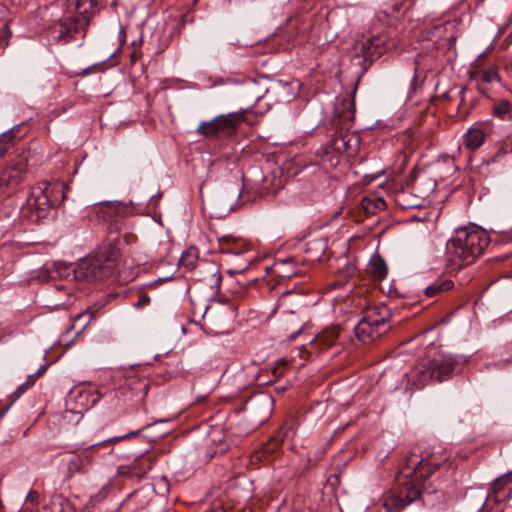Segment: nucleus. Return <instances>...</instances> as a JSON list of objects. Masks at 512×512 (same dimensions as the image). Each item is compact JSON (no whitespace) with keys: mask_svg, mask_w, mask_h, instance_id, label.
I'll return each instance as SVG.
<instances>
[{"mask_svg":"<svg viewBox=\"0 0 512 512\" xmlns=\"http://www.w3.org/2000/svg\"><path fill=\"white\" fill-rule=\"evenodd\" d=\"M438 466L431 458H419L416 454L408 456L397 476L398 485L382 496L385 512H399L414 502L421 494L420 482L431 476L432 467L436 469Z\"/></svg>","mask_w":512,"mask_h":512,"instance_id":"obj_1","label":"nucleus"},{"mask_svg":"<svg viewBox=\"0 0 512 512\" xmlns=\"http://www.w3.org/2000/svg\"><path fill=\"white\" fill-rule=\"evenodd\" d=\"M117 255L113 251H99L81 259L77 264L58 262L49 270V277L77 282H93L113 275Z\"/></svg>","mask_w":512,"mask_h":512,"instance_id":"obj_2","label":"nucleus"},{"mask_svg":"<svg viewBox=\"0 0 512 512\" xmlns=\"http://www.w3.org/2000/svg\"><path fill=\"white\" fill-rule=\"evenodd\" d=\"M488 244V234L475 224L455 229L450 237V270L472 263Z\"/></svg>","mask_w":512,"mask_h":512,"instance_id":"obj_3","label":"nucleus"},{"mask_svg":"<svg viewBox=\"0 0 512 512\" xmlns=\"http://www.w3.org/2000/svg\"><path fill=\"white\" fill-rule=\"evenodd\" d=\"M67 186L60 181H42L37 183L30 192L23 208V215L31 222L37 223L45 218L49 210L60 205L66 198Z\"/></svg>","mask_w":512,"mask_h":512,"instance_id":"obj_4","label":"nucleus"},{"mask_svg":"<svg viewBox=\"0 0 512 512\" xmlns=\"http://www.w3.org/2000/svg\"><path fill=\"white\" fill-rule=\"evenodd\" d=\"M390 318L391 312L386 305L367 306L354 328L356 337L365 344L373 342L389 330Z\"/></svg>","mask_w":512,"mask_h":512,"instance_id":"obj_5","label":"nucleus"},{"mask_svg":"<svg viewBox=\"0 0 512 512\" xmlns=\"http://www.w3.org/2000/svg\"><path fill=\"white\" fill-rule=\"evenodd\" d=\"M152 424H147L142 429L136 430V431H130L125 435L122 436H115L108 438L106 440L91 444L85 449L82 453L77 454L73 456L67 463L68 472L70 474L74 473H86L89 469V467L92 464V456H91V450L98 446H104L108 443H118L119 441L134 438L141 434L142 430L149 428Z\"/></svg>","mask_w":512,"mask_h":512,"instance_id":"obj_6","label":"nucleus"},{"mask_svg":"<svg viewBox=\"0 0 512 512\" xmlns=\"http://www.w3.org/2000/svg\"><path fill=\"white\" fill-rule=\"evenodd\" d=\"M240 118L241 116L238 113L216 116L210 121L201 122L196 129V133L205 137L220 138L229 136L236 131Z\"/></svg>","mask_w":512,"mask_h":512,"instance_id":"obj_7","label":"nucleus"},{"mask_svg":"<svg viewBox=\"0 0 512 512\" xmlns=\"http://www.w3.org/2000/svg\"><path fill=\"white\" fill-rule=\"evenodd\" d=\"M447 376L448 360L444 356H434L427 364L419 365L413 373L420 385L441 383Z\"/></svg>","mask_w":512,"mask_h":512,"instance_id":"obj_8","label":"nucleus"},{"mask_svg":"<svg viewBox=\"0 0 512 512\" xmlns=\"http://www.w3.org/2000/svg\"><path fill=\"white\" fill-rule=\"evenodd\" d=\"M392 44L387 42L385 35H376L357 42L354 46L355 55L362 57L364 61H372L390 49Z\"/></svg>","mask_w":512,"mask_h":512,"instance_id":"obj_9","label":"nucleus"},{"mask_svg":"<svg viewBox=\"0 0 512 512\" xmlns=\"http://www.w3.org/2000/svg\"><path fill=\"white\" fill-rule=\"evenodd\" d=\"M125 208L121 202L105 201L93 205L90 215L94 214L99 220L109 221L115 219Z\"/></svg>","mask_w":512,"mask_h":512,"instance_id":"obj_10","label":"nucleus"},{"mask_svg":"<svg viewBox=\"0 0 512 512\" xmlns=\"http://www.w3.org/2000/svg\"><path fill=\"white\" fill-rule=\"evenodd\" d=\"M219 249L222 253L241 255L249 251L248 245L241 238L227 234L218 236Z\"/></svg>","mask_w":512,"mask_h":512,"instance_id":"obj_11","label":"nucleus"},{"mask_svg":"<svg viewBox=\"0 0 512 512\" xmlns=\"http://www.w3.org/2000/svg\"><path fill=\"white\" fill-rule=\"evenodd\" d=\"M336 150L353 155L360 146V136L356 132H345L336 136L333 140Z\"/></svg>","mask_w":512,"mask_h":512,"instance_id":"obj_12","label":"nucleus"},{"mask_svg":"<svg viewBox=\"0 0 512 512\" xmlns=\"http://www.w3.org/2000/svg\"><path fill=\"white\" fill-rule=\"evenodd\" d=\"M56 41L58 43H68L72 41L79 30V21L75 17H67L60 21Z\"/></svg>","mask_w":512,"mask_h":512,"instance_id":"obj_13","label":"nucleus"},{"mask_svg":"<svg viewBox=\"0 0 512 512\" xmlns=\"http://www.w3.org/2000/svg\"><path fill=\"white\" fill-rule=\"evenodd\" d=\"M25 173V164L19 162L17 166L8 167L0 176V186L6 185L8 187L17 186L23 174Z\"/></svg>","mask_w":512,"mask_h":512,"instance_id":"obj_14","label":"nucleus"},{"mask_svg":"<svg viewBox=\"0 0 512 512\" xmlns=\"http://www.w3.org/2000/svg\"><path fill=\"white\" fill-rule=\"evenodd\" d=\"M339 337V328L332 327L323 330L313 340V345L321 349H326L334 345Z\"/></svg>","mask_w":512,"mask_h":512,"instance_id":"obj_15","label":"nucleus"},{"mask_svg":"<svg viewBox=\"0 0 512 512\" xmlns=\"http://www.w3.org/2000/svg\"><path fill=\"white\" fill-rule=\"evenodd\" d=\"M274 269L282 278H290L298 274L297 263L293 258L278 259L274 263Z\"/></svg>","mask_w":512,"mask_h":512,"instance_id":"obj_16","label":"nucleus"},{"mask_svg":"<svg viewBox=\"0 0 512 512\" xmlns=\"http://www.w3.org/2000/svg\"><path fill=\"white\" fill-rule=\"evenodd\" d=\"M485 139V131L480 124L471 127L465 134V145L467 148L474 150L479 148Z\"/></svg>","mask_w":512,"mask_h":512,"instance_id":"obj_17","label":"nucleus"},{"mask_svg":"<svg viewBox=\"0 0 512 512\" xmlns=\"http://www.w3.org/2000/svg\"><path fill=\"white\" fill-rule=\"evenodd\" d=\"M50 512H74L70 501L61 494L53 495L47 504Z\"/></svg>","mask_w":512,"mask_h":512,"instance_id":"obj_18","label":"nucleus"},{"mask_svg":"<svg viewBox=\"0 0 512 512\" xmlns=\"http://www.w3.org/2000/svg\"><path fill=\"white\" fill-rule=\"evenodd\" d=\"M130 465L137 478H142L152 468L150 458L145 455L137 457Z\"/></svg>","mask_w":512,"mask_h":512,"instance_id":"obj_19","label":"nucleus"},{"mask_svg":"<svg viewBox=\"0 0 512 512\" xmlns=\"http://www.w3.org/2000/svg\"><path fill=\"white\" fill-rule=\"evenodd\" d=\"M326 249V243L322 239H314L307 243L306 252L310 260H320Z\"/></svg>","mask_w":512,"mask_h":512,"instance_id":"obj_20","label":"nucleus"},{"mask_svg":"<svg viewBox=\"0 0 512 512\" xmlns=\"http://www.w3.org/2000/svg\"><path fill=\"white\" fill-rule=\"evenodd\" d=\"M369 267H370V272L375 279L383 280L386 277L387 265L381 257L376 256V257L372 258L369 263Z\"/></svg>","mask_w":512,"mask_h":512,"instance_id":"obj_21","label":"nucleus"},{"mask_svg":"<svg viewBox=\"0 0 512 512\" xmlns=\"http://www.w3.org/2000/svg\"><path fill=\"white\" fill-rule=\"evenodd\" d=\"M361 205L368 214H376L378 211L385 208V202L380 197H364Z\"/></svg>","mask_w":512,"mask_h":512,"instance_id":"obj_22","label":"nucleus"},{"mask_svg":"<svg viewBox=\"0 0 512 512\" xmlns=\"http://www.w3.org/2000/svg\"><path fill=\"white\" fill-rule=\"evenodd\" d=\"M197 260V250L195 248H190L182 253L179 262L182 267L192 270L195 268Z\"/></svg>","mask_w":512,"mask_h":512,"instance_id":"obj_23","label":"nucleus"},{"mask_svg":"<svg viewBox=\"0 0 512 512\" xmlns=\"http://www.w3.org/2000/svg\"><path fill=\"white\" fill-rule=\"evenodd\" d=\"M68 8L77 15L86 17L88 9L92 8L91 0H68Z\"/></svg>","mask_w":512,"mask_h":512,"instance_id":"obj_24","label":"nucleus"},{"mask_svg":"<svg viewBox=\"0 0 512 512\" xmlns=\"http://www.w3.org/2000/svg\"><path fill=\"white\" fill-rule=\"evenodd\" d=\"M36 382V374L28 375L26 381L19 385L17 389L10 396V405L15 402L21 395H23L30 387Z\"/></svg>","mask_w":512,"mask_h":512,"instance_id":"obj_25","label":"nucleus"},{"mask_svg":"<svg viewBox=\"0 0 512 512\" xmlns=\"http://www.w3.org/2000/svg\"><path fill=\"white\" fill-rule=\"evenodd\" d=\"M93 317L94 316H93L92 312L89 309H87L86 311L78 314L75 317L73 327H75V328L77 327V328H79V330H83L91 322Z\"/></svg>","mask_w":512,"mask_h":512,"instance_id":"obj_26","label":"nucleus"},{"mask_svg":"<svg viewBox=\"0 0 512 512\" xmlns=\"http://www.w3.org/2000/svg\"><path fill=\"white\" fill-rule=\"evenodd\" d=\"M93 317L94 316H93L92 312L89 309H87L86 311L78 314L75 317L73 327H75V328L77 327V328H79V330H83L91 322Z\"/></svg>","mask_w":512,"mask_h":512,"instance_id":"obj_27","label":"nucleus"},{"mask_svg":"<svg viewBox=\"0 0 512 512\" xmlns=\"http://www.w3.org/2000/svg\"><path fill=\"white\" fill-rule=\"evenodd\" d=\"M512 476L511 474H504L501 477L495 479L492 483L491 490L494 495H497L499 492L503 490V488L511 483Z\"/></svg>","mask_w":512,"mask_h":512,"instance_id":"obj_28","label":"nucleus"},{"mask_svg":"<svg viewBox=\"0 0 512 512\" xmlns=\"http://www.w3.org/2000/svg\"><path fill=\"white\" fill-rule=\"evenodd\" d=\"M286 435H287V430L284 428H281L275 436L271 437L270 442L268 443V445L266 447V451L272 452V451L276 450L282 444Z\"/></svg>","mask_w":512,"mask_h":512,"instance_id":"obj_29","label":"nucleus"},{"mask_svg":"<svg viewBox=\"0 0 512 512\" xmlns=\"http://www.w3.org/2000/svg\"><path fill=\"white\" fill-rule=\"evenodd\" d=\"M494 114L501 119L510 118L512 114V106L508 101H502L493 109Z\"/></svg>","mask_w":512,"mask_h":512,"instance_id":"obj_30","label":"nucleus"},{"mask_svg":"<svg viewBox=\"0 0 512 512\" xmlns=\"http://www.w3.org/2000/svg\"><path fill=\"white\" fill-rule=\"evenodd\" d=\"M414 65V76L411 81V91L416 92V90L422 86L425 76L422 71L419 70L417 61H415Z\"/></svg>","mask_w":512,"mask_h":512,"instance_id":"obj_31","label":"nucleus"},{"mask_svg":"<svg viewBox=\"0 0 512 512\" xmlns=\"http://www.w3.org/2000/svg\"><path fill=\"white\" fill-rule=\"evenodd\" d=\"M479 76H480V80L483 83H492L493 81L499 80L497 71L494 67H490L487 70L481 71Z\"/></svg>","mask_w":512,"mask_h":512,"instance_id":"obj_32","label":"nucleus"},{"mask_svg":"<svg viewBox=\"0 0 512 512\" xmlns=\"http://www.w3.org/2000/svg\"><path fill=\"white\" fill-rule=\"evenodd\" d=\"M448 289V284L446 281H442L441 283H434L432 285H429L425 289V293L427 296L432 297L437 295L441 291H446Z\"/></svg>","mask_w":512,"mask_h":512,"instance_id":"obj_33","label":"nucleus"},{"mask_svg":"<svg viewBox=\"0 0 512 512\" xmlns=\"http://www.w3.org/2000/svg\"><path fill=\"white\" fill-rule=\"evenodd\" d=\"M221 281H222V275L219 273V271L214 266H212L210 278L207 279V282L211 285L214 284L218 288Z\"/></svg>","mask_w":512,"mask_h":512,"instance_id":"obj_34","label":"nucleus"},{"mask_svg":"<svg viewBox=\"0 0 512 512\" xmlns=\"http://www.w3.org/2000/svg\"><path fill=\"white\" fill-rule=\"evenodd\" d=\"M117 474L122 477H135L131 465H121L117 468Z\"/></svg>","mask_w":512,"mask_h":512,"instance_id":"obj_35","label":"nucleus"},{"mask_svg":"<svg viewBox=\"0 0 512 512\" xmlns=\"http://www.w3.org/2000/svg\"><path fill=\"white\" fill-rule=\"evenodd\" d=\"M15 131H16V129L12 128L9 131L4 132L3 134H1L0 135V145L2 143H4V144L10 143L13 140V138L15 137Z\"/></svg>","mask_w":512,"mask_h":512,"instance_id":"obj_36","label":"nucleus"},{"mask_svg":"<svg viewBox=\"0 0 512 512\" xmlns=\"http://www.w3.org/2000/svg\"><path fill=\"white\" fill-rule=\"evenodd\" d=\"M26 501L31 504L37 505L39 502V494L34 490H30L26 496Z\"/></svg>","mask_w":512,"mask_h":512,"instance_id":"obj_37","label":"nucleus"},{"mask_svg":"<svg viewBox=\"0 0 512 512\" xmlns=\"http://www.w3.org/2000/svg\"><path fill=\"white\" fill-rule=\"evenodd\" d=\"M149 303H150V297L146 294H140L135 306L141 308V307L147 306Z\"/></svg>","mask_w":512,"mask_h":512,"instance_id":"obj_38","label":"nucleus"},{"mask_svg":"<svg viewBox=\"0 0 512 512\" xmlns=\"http://www.w3.org/2000/svg\"><path fill=\"white\" fill-rule=\"evenodd\" d=\"M256 402L266 404L267 406L271 403V398L266 396H261L258 399H253L250 401L249 406L252 407Z\"/></svg>","mask_w":512,"mask_h":512,"instance_id":"obj_39","label":"nucleus"},{"mask_svg":"<svg viewBox=\"0 0 512 512\" xmlns=\"http://www.w3.org/2000/svg\"><path fill=\"white\" fill-rule=\"evenodd\" d=\"M280 366H277L273 369V374L276 376V377H280L283 375V369H282V366H284L286 364V361L281 359L280 361Z\"/></svg>","mask_w":512,"mask_h":512,"instance_id":"obj_40","label":"nucleus"},{"mask_svg":"<svg viewBox=\"0 0 512 512\" xmlns=\"http://www.w3.org/2000/svg\"><path fill=\"white\" fill-rule=\"evenodd\" d=\"M251 263V258H247L244 262V264L242 265V267L239 269V270H236L235 273H241L243 272L244 270H246L249 266V264Z\"/></svg>","mask_w":512,"mask_h":512,"instance_id":"obj_41","label":"nucleus"},{"mask_svg":"<svg viewBox=\"0 0 512 512\" xmlns=\"http://www.w3.org/2000/svg\"><path fill=\"white\" fill-rule=\"evenodd\" d=\"M47 367H48V366H47L46 364L41 365V366L39 367V369L37 370V372H35V373H34V374H36V379H37L39 376H41V375H42V374L47 370Z\"/></svg>","mask_w":512,"mask_h":512,"instance_id":"obj_42","label":"nucleus"},{"mask_svg":"<svg viewBox=\"0 0 512 512\" xmlns=\"http://www.w3.org/2000/svg\"><path fill=\"white\" fill-rule=\"evenodd\" d=\"M302 331V326H300L299 328H297L296 331L292 332L289 336H288V339L289 340H294L296 338L297 335H299Z\"/></svg>","mask_w":512,"mask_h":512,"instance_id":"obj_43","label":"nucleus"},{"mask_svg":"<svg viewBox=\"0 0 512 512\" xmlns=\"http://www.w3.org/2000/svg\"><path fill=\"white\" fill-rule=\"evenodd\" d=\"M355 271V266L354 265H348L347 268H346V272H345V275L346 276H351Z\"/></svg>","mask_w":512,"mask_h":512,"instance_id":"obj_44","label":"nucleus"},{"mask_svg":"<svg viewBox=\"0 0 512 512\" xmlns=\"http://www.w3.org/2000/svg\"><path fill=\"white\" fill-rule=\"evenodd\" d=\"M94 67H95V65H92V66H90V67H88V68H86V69L82 70V72H81V73H79V75H81V76H86V75H88V74H89V72H90Z\"/></svg>","mask_w":512,"mask_h":512,"instance_id":"obj_45","label":"nucleus"},{"mask_svg":"<svg viewBox=\"0 0 512 512\" xmlns=\"http://www.w3.org/2000/svg\"><path fill=\"white\" fill-rule=\"evenodd\" d=\"M5 13H6L5 6L0 4V21L3 20Z\"/></svg>","mask_w":512,"mask_h":512,"instance_id":"obj_46","label":"nucleus"},{"mask_svg":"<svg viewBox=\"0 0 512 512\" xmlns=\"http://www.w3.org/2000/svg\"><path fill=\"white\" fill-rule=\"evenodd\" d=\"M207 512H225V510H224V509H222L221 507H219V508L211 509V510H209V511H207Z\"/></svg>","mask_w":512,"mask_h":512,"instance_id":"obj_47","label":"nucleus"},{"mask_svg":"<svg viewBox=\"0 0 512 512\" xmlns=\"http://www.w3.org/2000/svg\"><path fill=\"white\" fill-rule=\"evenodd\" d=\"M0 45H8V41L5 40L3 37H0Z\"/></svg>","mask_w":512,"mask_h":512,"instance_id":"obj_48","label":"nucleus"},{"mask_svg":"<svg viewBox=\"0 0 512 512\" xmlns=\"http://www.w3.org/2000/svg\"><path fill=\"white\" fill-rule=\"evenodd\" d=\"M234 196H235L236 198H239V197L241 196V191H240L239 189H236V190L234 191Z\"/></svg>","mask_w":512,"mask_h":512,"instance_id":"obj_49","label":"nucleus"},{"mask_svg":"<svg viewBox=\"0 0 512 512\" xmlns=\"http://www.w3.org/2000/svg\"><path fill=\"white\" fill-rule=\"evenodd\" d=\"M84 512H91V506L89 504L84 507Z\"/></svg>","mask_w":512,"mask_h":512,"instance_id":"obj_50","label":"nucleus"},{"mask_svg":"<svg viewBox=\"0 0 512 512\" xmlns=\"http://www.w3.org/2000/svg\"><path fill=\"white\" fill-rule=\"evenodd\" d=\"M452 42H453V38H452V37H450V40H449V43H450V49L452 48V44H453Z\"/></svg>","mask_w":512,"mask_h":512,"instance_id":"obj_51","label":"nucleus"},{"mask_svg":"<svg viewBox=\"0 0 512 512\" xmlns=\"http://www.w3.org/2000/svg\"><path fill=\"white\" fill-rule=\"evenodd\" d=\"M3 28H4L5 30H7V28H8V27H7V21H4Z\"/></svg>","mask_w":512,"mask_h":512,"instance_id":"obj_52","label":"nucleus"},{"mask_svg":"<svg viewBox=\"0 0 512 512\" xmlns=\"http://www.w3.org/2000/svg\"><path fill=\"white\" fill-rule=\"evenodd\" d=\"M7 409H8V407H7V408H5V409L3 410V412L0 414V416H1L3 413L7 412Z\"/></svg>","mask_w":512,"mask_h":512,"instance_id":"obj_53","label":"nucleus"},{"mask_svg":"<svg viewBox=\"0 0 512 512\" xmlns=\"http://www.w3.org/2000/svg\"><path fill=\"white\" fill-rule=\"evenodd\" d=\"M135 53L131 55L132 60L134 61Z\"/></svg>","mask_w":512,"mask_h":512,"instance_id":"obj_54","label":"nucleus"},{"mask_svg":"<svg viewBox=\"0 0 512 512\" xmlns=\"http://www.w3.org/2000/svg\"><path fill=\"white\" fill-rule=\"evenodd\" d=\"M158 422H167V420L163 419V420H159Z\"/></svg>","mask_w":512,"mask_h":512,"instance_id":"obj_55","label":"nucleus"},{"mask_svg":"<svg viewBox=\"0 0 512 512\" xmlns=\"http://www.w3.org/2000/svg\"><path fill=\"white\" fill-rule=\"evenodd\" d=\"M449 284H450V289H451L452 285H453L452 281H449Z\"/></svg>","mask_w":512,"mask_h":512,"instance_id":"obj_56","label":"nucleus"}]
</instances>
